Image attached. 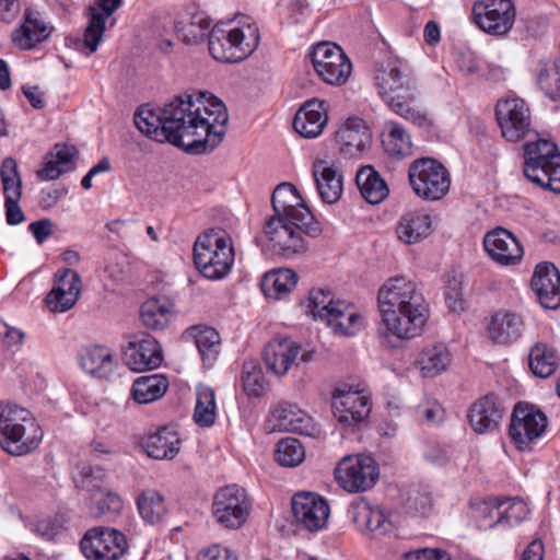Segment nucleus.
I'll list each match as a JSON object with an SVG mask.
<instances>
[{
	"instance_id": "nucleus-1",
	"label": "nucleus",
	"mask_w": 560,
	"mask_h": 560,
	"mask_svg": "<svg viewBox=\"0 0 560 560\" xmlns=\"http://www.w3.org/2000/svg\"><path fill=\"white\" fill-rule=\"evenodd\" d=\"M225 105L210 93L184 94L164 105L166 141L190 154L213 151L226 132Z\"/></svg>"
},
{
	"instance_id": "nucleus-2",
	"label": "nucleus",
	"mask_w": 560,
	"mask_h": 560,
	"mask_svg": "<svg viewBox=\"0 0 560 560\" xmlns=\"http://www.w3.org/2000/svg\"><path fill=\"white\" fill-rule=\"evenodd\" d=\"M275 214L266 222L264 234L273 254L291 258L304 252L303 233L315 236L319 228L311 210L291 183L279 184L271 196Z\"/></svg>"
},
{
	"instance_id": "nucleus-3",
	"label": "nucleus",
	"mask_w": 560,
	"mask_h": 560,
	"mask_svg": "<svg viewBox=\"0 0 560 560\" xmlns=\"http://www.w3.org/2000/svg\"><path fill=\"white\" fill-rule=\"evenodd\" d=\"M378 336L409 340L420 336L428 322L429 305L419 285L405 277L389 278L378 290Z\"/></svg>"
},
{
	"instance_id": "nucleus-4",
	"label": "nucleus",
	"mask_w": 560,
	"mask_h": 560,
	"mask_svg": "<svg viewBox=\"0 0 560 560\" xmlns=\"http://www.w3.org/2000/svg\"><path fill=\"white\" fill-rule=\"evenodd\" d=\"M42 438V429L27 409L0 402V446L4 452L26 455L39 445Z\"/></svg>"
},
{
	"instance_id": "nucleus-5",
	"label": "nucleus",
	"mask_w": 560,
	"mask_h": 560,
	"mask_svg": "<svg viewBox=\"0 0 560 560\" xmlns=\"http://www.w3.org/2000/svg\"><path fill=\"white\" fill-rule=\"evenodd\" d=\"M380 95L388 107L418 127H429L431 119L423 110L410 106L416 91L415 83L395 65H388L376 75Z\"/></svg>"
},
{
	"instance_id": "nucleus-6",
	"label": "nucleus",
	"mask_w": 560,
	"mask_h": 560,
	"mask_svg": "<svg viewBox=\"0 0 560 560\" xmlns=\"http://www.w3.org/2000/svg\"><path fill=\"white\" fill-rule=\"evenodd\" d=\"M258 42V28L250 24L246 28L233 27L230 23L217 24L208 35L211 56L222 62L243 61L256 49Z\"/></svg>"
},
{
	"instance_id": "nucleus-7",
	"label": "nucleus",
	"mask_w": 560,
	"mask_h": 560,
	"mask_svg": "<svg viewBox=\"0 0 560 560\" xmlns=\"http://www.w3.org/2000/svg\"><path fill=\"white\" fill-rule=\"evenodd\" d=\"M194 262L203 277L210 280L224 278L234 262L231 237L214 231L198 237L194 246Z\"/></svg>"
},
{
	"instance_id": "nucleus-8",
	"label": "nucleus",
	"mask_w": 560,
	"mask_h": 560,
	"mask_svg": "<svg viewBox=\"0 0 560 560\" xmlns=\"http://www.w3.org/2000/svg\"><path fill=\"white\" fill-rule=\"evenodd\" d=\"M408 177L413 192L425 201L441 200L450 191V172L435 159L415 160L409 166Z\"/></svg>"
},
{
	"instance_id": "nucleus-9",
	"label": "nucleus",
	"mask_w": 560,
	"mask_h": 560,
	"mask_svg": "<svg viewBox=\"0 0 560 560\" xmlns=\"http://www.w3.org/2000/svg\"><path fill=\"white\" fill-rule=\"evenodd\" d=\"M547 427L548 418L538 407L518 402L512 413L509 434L518 451H529Z\"/></svg>"
},
{
	"instance_id": "nucleus-10",
	"label": "nucleus",
	"mask_w": 560,
	"mask_h": 560,
	"mask_svg": "<svg viewBox=\"0 0 560 560\" xmlns=\"http://www.w3.org/2000/svg\"><path fill=\"white\" fill-rule=\"evenodd\" d=\"M495 116L508 141L516 142L533 131L530 109L525 100L514 94L498 101Z\"/></svg>"
},
{
	"instance_id": "nucleus-11",
	"label": "nucleus",
	"mask_w": 560,
	"mask_h": 560,
	"mask_svg": "<svg viewBox=\"0 0 560 560\" xmlns=\"http://www.w3.org/2000/svg\"><path fill=\"white\" fill-rule=\"evenodd\" d=\"M250 500L246 490L236 485L226 486L217 491L212 512L219 524L225 528H238L250 511Z\"/></svg>"
},
{
	"instance_id": "nucleus-12",
	"label": "nucleus",
	"mask_w": 560,
	"mask_h": 560,
	"mask_svg": "<svg viewBox=\"0 0 560 560\" xmlns=\"http://www.w3.org/2000/svg\"><path fill=\"white\" fill-rule=\"evenodd\" d=\"M335 474L339 485L352 493L371 489L380 476L376 462L368 455L343 457Z\"/></svg>"
},
{
	"instance_id": "nucleus-13",
	"label": "nucleus",
	"mask_w": 560,
	"mask_h": 560,
	"mask_svg": "<svg viewBox=\"0 0 560 560\" xmlns=\"http://www.w3.org/2000/svg\"><path fill=\"white\" fill-rule=\"evenodd\" d=\"M317 74L329 84L341 85L351 74L352 65L348 56L336 44L319 43L311 54Z\"/></svg>"
},
{
	"instance_id": "nucleus-14",
	"label": "nucleus",
	"mask_w": 560,
	"mask_h": 560,
	"mask_svg": "<svg viewBox=\"0 0 560 560\" xmlns=\"http://www.w3.org/2000/svg\"><path fill=\"white\" fill-rule=\"evenodd\" d=\"M515 7L511 0H483L472 7V19L480 30L492 35L508 34L515 22Z\"/></svg>"
},
{
	"instance_id": "nucleus-15",
	"label": "nucleus",
	"mask_w": 560,
	"mask_h": 560,
	"mask_svg": "<svg viewBox=\"0 0 560 560\" xmlns=\"http://www.w3.org/2000/svg\"><path fill=\"white\" fill-rule=\"evenodd\" d=\"M331 407L337 421L348 427L362 422L371 412L370 397L346 384L332 390Z\"/></svg>"
},
{
	"instance_id": "nucleus-16",
	"label": "nucleus",
	"mask_w": 560,
	"mask_h": 560,
	"mask_svg": "<svg viewBox=\"0 0 560 560\" xmlns=\"http://www.w3.org/2000/svg\"><path fill=\"white\" fill-rule=\"evenodd\" d=\"M292 511L296 524L308 532L323 529L330 514L327 501L314 492L294 494L292 498Z\"/></svg>"
},
{
	"instance_id": "nucleus-17",
	"label": "nucleus",
	"mask_w": 560,
	"mask_h": 560,
	"mask_svg": "<svg viewBox=\"0 0 560 560\" xmlns=\"http://www.w3.org/2000/svg\"><path fill=\"white\" fill-rule=\"evenodd\" d=\"M124 361L136 372L156 369L163 361L162 348L153 336L137 334L131 337L124 350Z\"/></svg>"
},
{
	"instance_id": "nucleus-18",
	"label": "nucleus",
	"mask_w": 560,
	"mask_h": 560,
	"mask_svg": "<svg viewBox=\"0 0 560 560\" xmlns=\"http://www.w3.org/2000/svg\"><path fill=\"white\" fill-rule=\"evenodd\" d=\"M54 31V26L43 19L39 11L25 9L21 23L11 33L12 44L21 50H32L45 42Z\"/></svg>"
},
{
	"instance_id": "nucleus-19",
	"label": "nucleus",
	"mask_w": 560,
	"mask_h": 560,
	"mask_svg": "<svg viewBox=\"0 0 560 560\" xmlns=\"http://www.w3.org/2000/svg\"><path fill=\"white\" fill-rule=\"evenodd\" d=\"M483 246L489 256L502 266L520 262L524 254L518 240L503 228L488 232L483 237Z\"/></svg>"
},
{
	"instance_id": "nucleus-20",
	"label": "nucleus",
	"mask_w": 560,
	"mask_h": 560,
	"mask_svg": "<svg viewBox=\"0 0 560 560\" xmlns=\"http://www.w3.org/2000/svg\"><path fill=\"white\" fill-rule=\"evenodd\" d=\"M312 175L323 202L332 205L341 198L343 176L335 162L327 159H316L313 162Z\"/></svg>"
},
{
	"instance_id": "nucleus-21",
	"label": "nucleus",
	"mask_w": 560,
	"mask_h": 560,
	"mask_svg": "<svg viewBox=\"0 0 560 560\" xmlns=\"http://www.w3.org/2000/svg\"><path fill=\"white\" fill-rule=\"evenodd\" d=\"M348 513L362 533H369L376 537L384 536L394 528L393 522L384 511L378 506H373L364 499L352 502Z\"/></svg>"
},
{
	"instance_id": "nucleus-22",
	"label": "nucleus",
	"mask_w": 560,
	"mask_h": 560,
	"mask_svg": "<svg viewBox=\"0 0 560 560\" xmlns=\"http://www.w3.org/2000/svg\"><path fill=\"white\" fill-rule=\"evenodd\" d=\"M530 285L545 308L556 310L560 306V272L553 264H538Z\"/></svg>"
},
{
	"instance_id": "nucleus-23",
	"label": "nucleus",
	"mask_w": 560,
	"mask_h": 560,
	"mask_svg": "<svg viewBox=\"0 0 560 560\" xmlns=\"http://www.w3.org/2000/svg\"><path fill=\"white\" fill-rule=\"evenodd\" d=\"M340 153L354 158L371 144V133L365 122L358 117L349 118L335 133Z\"/></svg>"
},
{
	"instance_id": "nucleus-24",
	"label": "nucleus",
	"mask_w": 560,
	"mask_h": 560,
	"mask_svg": "<svg viewBox=\"0 0 560 560\" xmlns=\"http://www.w3.org/2000/svg\"><path fill=\"white\" fill-rule=\"evenodd\" d=\"M122 0H96L95 7H90V21L83 34V46L91 55L97 50L103 38L107 19L119 9Z\"/></svg>"
},
{
	"instance_id": "nucleus-25",
	"label": "nucleus",
	"mask_w": 560,
	"mask_h": 560,
	"mask_svg": "<svg viewBox=\"0 0 560 560\" xmlns=\"http://www.w3.org/2000/svg\"><path fill=\"white\" fill-rule=\"evenodd\" d=\"M504 408L494 395H487L475 401L469 409V422L477 433H487L495 430L502 418Z\"/></svg>"
},
{
	"instance_id": "nucleus-26",
	"label": "nucleus",
	"mask_w": 560,
	"mask_h": 560,
	"mask_svg": "<svg viewBox=\"0 0 560 560\" xmlns=\"http://www.w3.org/2000/svg\"><path fill=\"white\" fill-rule=\"evenodd\" d=\"M301 347L289 338H276L264 349L262 359L267 368L278 376L288 373L296 361Z\"/></svg>"
},
{
	"instance_id": "nucleus-27",
	"label": "nucleus",
	"mask_w": 560,
	"mask_h": 560,
	"mask_svg": "<svg viewBox=\"0 0 560 560\" xmlns=\"http://www.w3.org/2000/svg\"><path fill=\"white\" fill-rule=\"evenodd\" d=\"M523 318L510 311L494 313L487 325L488 338L498 345L506 346L515 342L523 332Z\"/></svg>"
},
{
	"instance_id": "nucleus-28",
	"label": "nucleus",
	"mask_w": 560,
	"mask_h": 560,
	"mask_svg": "<svg viewBox=\"0 0 560 560\" xmlns=\"http://www.w3.org/2000/svg\"><path fill=\"white\" fill-rule=\"evenodd\" d=\"M269 422L272 430L311 433V417L294 404L281 402L272 411Z\"/></svg>"
},
{
	"instance_id": "nucleus-29",
	"label": "nucleus",
	"mask_w": 560,
	"mask_h": 560,
	"mask_svg": "<svg viewBox=\"0 0 560 560\" xmlns=\"http://www.w3.org/2000/svg\"><path fill=\"white\" fill-rule=\"evenodd\" d=\"M326 122L324 102L311 100L298 110L293 128L304 138H316L323 132Z\"/></svg>"
},
{
	"instance_id": "nucleus-30",
	"label": "nucleus",
	"mask_w": 560,
	"mask_h": 560,
	"mask_svg": "<svg viewBox=\"0 0 560 560\" xmlns=\"http://www.w3.org/2000/svg\"><path fill=\"white\" fill-rule=\"evenodd\" d=\"M431 233V215L422 211H411L404 214L396 226L398 240L406 245L420 243Z\"/></svg>"
},
{
	"instance_id": "nucleus-31",
	"label": "nucleus",
	"mask_w": 560,
	"mask_h": 560,
	"mask_svg": "<svg viewBox=\"0 0 560 560\" xmlns=\"http://www.w3.org/2000/svg\"><path fill=\"white\" fill-rule=\"evenodd\" d=\"M557 153V145L548 140H538L525 144L524 175L529 180H539L537 173L542 174L541 168L553 162Z\"/></svg>"
},
{
	"instance_id": "nucleus-32",
	"label": "nucleus",
	"mask_w": 560,
	"mask_h": 560,
	"mask_svg": "<svg viewBox=\"0 0 560 560\" xmlns=\"http://www.w3.org/2000/svg\"><path fill=\"white\" fill-rule=\"evenodd\" d=\"M485 511H488L491 520L495 518L498 524L517 525L524 521L529 513L527 504L521 499H493L486 503Z\"/></svg>"
},
{
	"instance_id": "nucleus-33",
	"label": "nucleus",
	"mask_w": 560,
	"mask_h": 560,
	"mask_svg": "<svg viewBox=\"0 0 560 560\" xmlns=\"http://www.w3.org/2000/svg\"><path fill=\"white\" fill-rule=\"evenodd\" d=\"M148 456L154 459H173L180 450V439L177 433L162 428L150 434L142 444Z\"/></svg>"
},
{
	"instance_id": "nucleus-34",
	"label": "nucleus",
	"mask_w": 560,
	"mask_h": 560,
	"mask_svg": "<svg viewBox=\"0 0 560 560\" xmlns=\"http://www.w3.org/2000/svg\"><path fill=\"white\" fill-rule=\"evenodd\" d=\"M330 313L326 323L336 335L346 337L354 336L363 327L361 315L345 301L337 300V306H335V310L330 311Z\"/></svg>"
},
{
	"instance_id": "nucleus-35",
	"label": "nucleus",
	"mask_w": 560,
	"mask_h": 560,
	"mask_svg": "<svg viewBox=\"0 0 560 560\" xmlns=\"http://www.w3.org/2000/svg\"><path fill=\"white\" fill-rule=\"evenodd\" d=\"M80 365L86 373L105 378L113 372L115 362L107 347L92 346L80 353Z\"/></svg>"
},
{
	"instance_id": "nucleus-36",
	"label": "nucleus",
	"mask_w": 560,
	"mask_h": 560,
	"mask_svg": "<svg viewBox=\"0 0 560 560\" xmlns=\"http://www.w3.org/2000/svg\"><path fill=\"white\" fill-rule=\"evenodd\" d=\"M355 182L362 197L372 205L380 203L388 196L387 184L370 165L358 171Z\"/></svg>"
},
{
	"instance_id": "nucleus-37",
	"label": "nucleus",
	"mask_w": 560,
	"mask_h": 560,
	"mask_svg": "<svg viewBox=\"0 0 560 560\" xmlns=\"http://www.w3.org/2000/svg\"><path fill=\"white\" fill-rule=\"evenodd\" d=\"M173 305L165 298H151L140 308V318L149 329H164L171 322Z\"/></svg>"
},
{
	"instance_id": "nucleus-38",
	"label": "nucleus",
	"mask_w": 560,
	"mask_h": 560,
	"mask_svg": "<svg viewBox=\"0 0 560 560\" xmlns=\"http://www.w3.org/2000/svg\"><path fill=\"white\" fill-rule=\"evenodd\" d=\"M168 388V381L162 374L140 376L131 387L132 398L138 404H150L162 398Z\"/></svg>"
},
{
	"instance_id": "nucleus-39",
	"label": "nucleus",
	"mask_w": 560,
	"mask_h": 560,
	"mask_svg": "<svg viewBox=\"0 0 560 560\" xmlns=\"http://www.w3.org/2000/svg\"><path fill=\"white\" fill-rule=\"evenodd\" d=\"M187 334L194 338L205 365H212L221 349L219 332L212 327L200 325L189 328Z\"/></svg>"
},
{
	"instance_id": "nucleus-40",
	"label": "nucleus",
	"mask_w": 560,
	"mask_h": 560,
	"mask_svg": "<svg viewBox=\"0 0 560 560\" xmlns=\"http://www.w3.org/2000/svg\"><path fill=\"white\" fill-rule=\"evenodd\" d=\"M298 278V273L292 269L272 270L264 276L261 290L267 298L279 300L296 287Z\"/></svg>"
},
{
	"instance_id": "nucleus-41",
	"label": "nucleus",
	"mask_w": 560,
	"mask_h": 560,
	"mask_svg": "<svg viewBox=\"0 0 560 560\" xmlns=\"http://www.w3.org/2000/svg\"><path fill=\"white\" fill-rule=\"evenodd\" d=\"M421 375L435 377L447 370L452 362V355L444 345L427 347L418 359Z\"/></svg>"
},
{
	"instance_id": "nucleus-42",
	"label": "nucleus",
	"mask_w": 560,
	"mask_h": 560,
	"mask_svg": "<svg viewBox=\"0 0 560 560\" xmlns=\"http://www.w3.org/2000/svg\"><path fill=\"white\" fill-rule=\"evenodd\" d=\"M135 124L140 132L147 137L160 142L166 140L164 107L158 109L139 108L135 114Z\"/></svg>"
},
{
	"instance_id": "nucleus-43",
	"label": "nucleus",
	"mask_w": 560,
	"mask_h": 560,
	"mask_svg": "<svg viewBox=\"0 0 560 560\" xmlns=\"http://www.w3.org/2000/svg\"><path fill=\"white\" fill-rule=\"evenodd\" d=\"M559 363V357L553 348L544 342H537L529 353V368L532 372L541 378L555 373Z\"/></svg>"
},
{
	"instance_id": "nucleus-44",
	"label": "nucleus",
	"mask_w": 560,
	"mask_h": 560,
	"mask_svg": "<svg viewBox=\"0 0 560 560\" xmlns=\"http://www.w3.org/2000/svg\"><path fill=\"white\" fill-rule=\"evenodd\" d=\"M141 517L149 524L160 523L166 514L164 498L154 489L143 490L137 499Z\"/></svg>"
},
{
	"instance_id": "nucleus-45",
	"label": "nucleus",
	"mask_w": 560,
	"mask_h": 560,
	"mask_svg": "<svg viewBox=\"0 0 560 560\" xmlns=\"http://www.w3.org/2000/svg\"><path fill=\"white\" fill-rule=\"evenodd\" d=\"M217 417L214 390L206 385L197 387V400L194 411V420L200 427H210Z\"/></svg>"
},
{
	"instance_id": "nucleus-46",
	"label": "nucleus",
	"mask_w": 560,
	"mask_h": 560,
	"mask_svg": "<svg viewBox=\"0 0 560 560\" xmlns=\"http://www.w3.org/2000/svg\"><path fill=\"white\" fill-rule=\"evenodd\" d=\"M113 539L110 535H104V527H93L81 539L80 548L88 560H103L108 548L106 542H113Z\"/></svg>"
},
{
	"instance_id": "nucleus-47",
	"label": "nucleus",
	"mask_w": 560,
	"mask_h": 560,
	"mask_svg": "<svg viewBox=\"0 0 560 560\" xmlns=\"http://www.w3.org/2000/svg\"><path fill=\"white\" fill-rule=\"evenodd\" d=\"M242 386L248 397L264 395L267 382L262 369L256 361H245L242 369Z\"/></svg>"
},
{
	"instance_id": "nucleus-48",
	"label": "nucleus",
	"mask_w": 560,
	"mask_h": 560,
	"mask_svg": "<svg viewBox=\"0 0 560 560\" xmlns=\"http://www.w3.org/2000/svg\"><path fill=\"white\" fill-rule=\"evenodd\" d=\"M276 460L284 467H295L305 458V450L302 443L295 438H285L278 442Z\"/></svg>"
},
{
	"instance_id": "nucleus-49",
	"label": "nucleus",
	"mask_w": 560,
	"mask_h": 560,
	"mask_svg": "<svg viewBox=\"0 0 560 560\" xmlns=\"http://www.w3.org/2000/svg\"><path fill=\"white\" fill-rule=\"evenodd\" d=\"M0 175L5 200L11 197L13 199H21L22 179L18 170V163L13 158H5L2 161Z\"/></svg>"
},
{
	"instance_id": "nucleus-50",
	"label": "nucleus",
	"mask_w": 560,
	"mask_h": 560,
	"mask_svg": "<svg viewBox=\"0 0 560 560\" xmlns=\"http://www.w3.org/2000/svg\"><path fill=\"white\" fill-rule=\"evenodd\" d=\"M308 312L315 317L326 320L331 314L330 311L337 306L330 290L313 289L310 292Z\"/></svg>"
},
{
	"instance_id": "nucleus-51",
	"label": "nucleus",
	"mask_w": 560,
	"mask_h": 560,
	"mask_svg": "<svg viewBox=\"0 0 560 560\" xmlns=\"http://www.w3.org/2000/svg\"><path fill=\"white\" fill-rule=\"evenodd\" d=\"M210 20L203 14L194 15L189 23L177 28L183 40L187 44H198L206 38Z\"/></svg>"
},
{
	"instance_id": "nucleus-52",
	"label": "nucleus",
	"mask_w": 560,
	"mask_h": 560,
	"mask_svg": "<svg viewBox=\"0 0 560 560\" xmlns=\"http://www.w3.org/2000/svg\"><path fill=\"white\" fill-rule=\"evenodd\" d=\"M539 88L552 101L560 100V65L553 63L541 69L538 74Z\"/></svg>"
},
{
	"instance_id": "nucleus-53",
	"label": "nucleus",
	"mask_w": 560,
	"mask_h": 560,
	"mask_svg": "<svg viewBox=\"0 0 560 560\" xmlns=\"http://www.w3.org/2000/svg\"><path fill=\"white\" fill-rule=\"evenodd\" d=\"M405 506L407 512L412 515H427L432 509L431 493L424 489H411L408 492Z\"/></svg>"
},
{
	"instance_id": "nucleus-54",
	"label": "nucleus",
	"mask_w": 560,
	"mask_h": 560,
	"mask_svg": "<svg viewBox=\"0 0 560 560\" xmlns=\"http://www.w3.org/2000/svg\"><path fill=\"white\" fill-rule=\"evenodd\" d=\"M386 145L392 154L405 155L411 147L410 137L401 126L393 124L388 132Z\"/></svg>"
},
{
	"instance_id": "nucleus-55",
	"label": "nucleus",
	"mask_w": 560,
	"mask_h": 560,
	"mask_svg": "<svg viewBox=\"0 0 560 560\" xmlns=\"http://www.w3.org/2000/svg\"><path fill=\"white\" fill-rule=\"evenodd\" d=\"M52 288H57V291H66L68 301H72L74 295H80L81 293V277L75 270L65 269L60 275H56V282Z\"/></svg>"
},
{
	"instance_id": "nucleus-56",
	"label": "nucleus",
	"mask_w": 560,
	"mask_h": 560,
	"mask_svg": "<svg viewBox=\"0 0 560 560\" xmlns=\"http://www.w3.org/2000/svg\"><path fill=\"white\" fill-rule=\"evenodd\" d=\"M547 167L541 168L545 177L537 173L539 180H532L542 188H548L553 192L560 194V154Z\"/></svg>"
},
{
	"instance_id": "nucleus-57",
	"label": "nucleus",
	"mask_w": 560,
	"mask_h": 560,
	"mask_svg": "<svg viewBox=\"0 0 560 560\" xmlns=\"http://www.w3.org/2000/svg\"><path fill=\"white\" fill-rule=\"evenodd\" d=\"M104 535H110L113 542H106L108 548H106L105 555H103V560H118L120 559L128 549V542L126 536L114 529L104 527Z\"/></svg>"
},
{
	"instance_id": "nucleus-58",
	"label": "nucleus",
	"mask_w": 560,
	"mask_h": 560,
	"mask_svg": "<svg viewBox=\"0 0 560 560\" xmlns=\"http://www.w3.org/2000/svg\"><path fill=\"white\" fill-rule=\"evenodd\" d=\"M78 299L79 295H74V299H72V301H68V294L66 291H57V288H52L50 292L47 294L45 301L48 308L51 312L62 313L72 308L75 305Z\"/></svg>"
},
{
	"instance_id": "nucleus-59",
	"label": "nucleus",
	"mask_w": 560,
	"mask_h": 560,
	"mask_svg": "<svg viewBox=\"0 0 560 560\" xmlns=\"http://www.w3.org/2000/svg\"><path fill=\"white\" fill-rule=\"evenodd\" d=\"M445 302L452 312L464 310L460 282L458 280L453 279L448 282L445 291Z\"/></svg>"
},
{
	"instance_id": "nucleus-60",
	"label": "nucleus",
	"mask_w": 560,
	"mask_h": 560,
	"mask_svg": "<svg viewBox=\"0 0 560 560\" xmlns=\"http://www.w3.org/2000/svg\"><path fill=\"white\" fill-rule=\"evenodd\" d=\"M97 501L98 514L118 513L122 508V501L116 493L110 491L102 492L101 498H95Z\"/></svg>"
},
{
	"instance_id": "nucleus-61",
	"label": "nucleus",
	"mask_w": 560,
	"mask_h": 560,
	"mask_svg": "<svg viewBox=\"0 0 560 560\" xmlns=\"http://www.w3.org/2000/svg\"><path fill=\"white\" fill-rule=\"evenodd\" d=\"M78 154V150L73 145L57 143L54 148L51 158L57 160V163L63 167H69Z\"/></svg>"
},
{
	"instance_id": "nucleus-62",
	"label": "nucleus",
	"mask_w": 560,
	"mask_h": 560,
	"mask_svg": "<svg viewBox=\"0 0 560 560\" xmlns=\"http://www.w3.org/2000/svg\"><path fill=\"white\" fill-rule=\"evenodd\" d=\"M404 560H452L450 555L441 549H421L407 552Z\"/></svg>"
},
{
	"instance_id": "nucleus-63",
	"label": "nucleus",
	"mask_w": 560,
	"mask_h": 560,
	"mask_svg": "<svg viewBox=\"0 0 560 560\" xmlns=\"http://www.w3.org/2000/svg\"><path fill=\"white\" fill-rule=\"evenodd\" d=\"M69 167H63L57 160L51 158L45 163L44 167L37 172L40 179L54 180L59 178L63 173L69 171Z\"/></svg>"
},
{
	"instance_id": "nucleus-64",
	"label": "nucleus",
	"mask_w": 560,
	"mask_h": 560,
	"mask_svg": "<svg viewBox=\"0 0 560 560\" xmlns=\"http://www.w3.org/2000/svg\"><path fill=\"white\" fill-rule=\"evenodd\" d=\"M198 560H237V557L229 549L220 545H213L201 551L198 556Z\"/></svg>"
}]
</instances>
